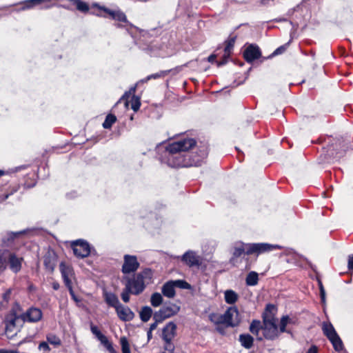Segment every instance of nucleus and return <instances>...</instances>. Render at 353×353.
Instances as JSON below:
<instances>
[{
    "instance_id": "obj_53",
    "label": "nucleus",
    "mask_w": 353,
    "mask_h": 353,
    "mask_svg": "<svg viewBox=\"0 0 353 353\" xmlns=\"http://www.w3.org/2000/svg\"><path fill=\"white\" fill-rule=\"evenodd\" d=\"M347 267L349 270L353 271V254L349 256Z\"/></svg>"
},
{
    "instance_id": "obj_24",
    "label": "nucleus",
    "mask_w": 353,
    "mask_h": 353,
    "mask_svg": "<svg viewBox=\"0 0 353 353\" xmlns=\"http://www.w3.org/2000/svg\"><path fill=\"white\" fill-rule=\"evenodd\" d=\"M263 329V323H261L259 320H253L249 327L250 332L256 336V339L258 341H263V337L262 336H259L260 330Z\"/></svg>"
},
{
    "instance_id": "obj_57",
    "label": "nucleus",
    "mask_w": 353,
    "mask_h": 353,
    "mask_svg": "<svg viewBox=\"0 0 353 353\" xmlns=\"http://www.w3.org/2000/svg\"><path fill=\"white\" fill-rule=\"evenodd\" d=\"M306 353H318L317 347L313 345L308 350Z\"/></svg>"
},
{
    "instance_id": "obj_39",
    "label": "nucleus",
    "mask_w": 353,
    "mask_h": 353,
    "mask_svg": "<svg viewBox=\"0 0 353 353\" xmlns=\"http://www.w3.org/2000/svg\"><path fill=\"white\" fill-rule=\"evenodd\" d=\"M47 341L51 345L59 346L61 344V339L54 334H50L47 336Z\"/></svg>"
},
{
    "instance_id": "obj_25",
    "label": "nucleus",
    "mask_w": 353,
    "mask_h": 353,
    "mask_svg": "<svg viewBox=\"0 0 353 353\" xmlns=\"http://www.w3.org/2000/svg\"><path fill=\"white\" fill-rule=\"evenodd\" d=\"M133 93H131L130 95L132 94ZM130 97V96H129ZM128 98H125V99H121V101H125V107H128V104H129V101H128ZM121 101V99H119V101L117 102V103H119ZM130 103H131V108L134 111V112H137L139 108H140V106H141V100H140V97H138V96H136L133 94V95L131 97V100H130Z\"/></svg>"
},
{
    "instance_id": "obj_61",
    "label": "nucleus",
    "mask_w": 353,
    "mask_h": 353,
    "mask_svg": "<svg viewBox=\"0 0 353 353\" xmlns=\"http://www.w3.org/2000/svg\"><path fill=\"white\" fill-rule=\"evenodd\" d=\"M216 59V55L215 54H211L208 58V61L210 63H213Z\"/></svg>"
},
{
    "instance_id": "obj_13",
    "label": "nucleus",
    "mask_w": 353,
    "mask_h": 353,
    "mask_svg": "<svg viewBox=\"0 0 353 353\" xmlns=\"http://www.w3.org/2000/svg\"><path fill=\"white\" fill-rule=\"evenodd\" d=\"M170 70H161V71H159V72L148 75L145 79H141L140 81H139L135 85L131 87L130 88L129 91L125 92L123 94V95L121 97V100L125 99V98H128L131 93H134L136 91V89H137V86L139 85V83H143L148 82L149 80H151V79H157L159 78L164 77L166 75H168L170 73Z\"/></svg>"
},
{
    "instance_id": "obj_64",
    "label": "nucleus",
    "mask_w": 353,
    "mask_h": 353,
    "mask_svg": "<svg viewBox=\"0 0 353 353\" xmlns=\"http://www.w3.org/2000/svg\"><path fill=\"white\" fill-rule=\"evenodd\" d=\"M319 290H320V292L321 290H325L324 288H323V285L321 283V281H319Z\"/></svg>"
},
{
    "instance_id": "obj_18",
    "label": "nucleus",
    "mask_w": 353,
    "mask_h": 353,
    "mask_svg": "<svg viewBox=\"0 0 353 353\" xmlns=\"http://www.w3.org/2000/svg\"><path fill=\"white\" fill-rule=\"evenodd\" d=\"M176 325L170 321L168 323L162 330V339L165 342H170L176 334Z\"/></svg>"
},
{
    "instance_id": "obj_8",
    "label": "nucleus",
    "mask_w": 353,
    "mask_h": 353,
    "mask_svg": "<svg viewBox=\"0 0 353 353\" xmlns=\"http://www.w3.org/2000/svg\"><path fill=\"white\" fill-rule=\"evenodd\" d=\"M180 306L171 303L165 302L159 310L155 312V318L157 321H163L165 319L176 315L180 311Z\"/></svg>"
},
{
    "instance_id": "obj_56",
    "label": "nucleus",
    "mask_w": 353,
    "mask_h": 353,
    "mask_svg": "<svg viewBox=\"0 0 353 353\" xmlns=\"http://www.w3.org/2000/svg\"><path fill=\"white\" fill-rule=\"evenodd\" d=\"M78 194L76 191H72L67 194V196L69 198H74L78 196Z\"/></svg>"
},
{
    "instance_id": "obj_41",
    "label": "nucleus",
    "mask_w": 353,
    "mask_h": 353,
    "mask_svg": "<svg viewBox=\"0 0 353 353\" xmlns=\"http://www.w3.org/2000/svg\"><path fill=\"white\" fill-rule=\"evenodd\" d=\"M22 312V307L18 302H14L12 307L11 308L10 312L8 314H12V316H19V314Z\"/></svg>"
},
{
    "instance_id": "obj_52",
    "label": "nucleus",
    "mask_w": 353,
    "mask_h": 353,
    "mask_svg": "<svg viewBox=\"0 0 353 353\" xmlns=\"http://www.w3.org/2000/svg\"><path fill=\"white\" fill-rule=\"evenodd\" d=\"M69 292H70V296H71L72 299H73L76 303H79V302H80V301H81V299H79V298L75 295V294H74V292L73 289H70Z\"/></svg>"
},
{
    "instance_id": "obj_40",
    "label": "nucleus",
    "mask_w": 353,
    "mask_h": 353,
    "mask_svg": "<svg viewBox=\"0 0 353 353\" xmlns=\"http://www.w3.org/2000/svg\"><path fill=\"white\" fill-rule=\"evenodd\" d=\"M130 294H132V292L130 289V287H126L125 285V288L121 294V296L123 302L128 303L130 301Z\"/></svg>"
},
{
    "instance_id": "obj_14",
    "label": "nucleus",
    "mask_w": 353,
    "mask_h": 353,
    "mask_svg": "<svg viewBox=\"0 0 353 353\" xmlns=\"http://www.w3.org/2000/svg\"><path fill=\"white\" fill-rule=\"evenodd\" d=\"M261 57V51L259 47L255 44L249 45L243 51V58L249 63H252Z\"/></svg>"
},
{
    "instance_id": "obj_38",
    "label": "nucleus",
    "mask_w": 353,
    "mask_h": 353,
    "mask_svg": "<svg viewBox=\"0 0 353 353\" xmlns=\"http://www.w3.org/2000/svg\"><path fill=\"white\" fill-rule=\"evenodd\" d=\"M172 282L174 283L175 288L185 290H189L191 288V285L184 280H176L172 281Z\"/></svg>"
},
{
    "instance_id": "obj_21",
    "label": "nucleus",
    "mask_w": 353,
    "mask_h": 353,
    "mask_svg": "<svg viewBox=\"0 0 353 353\" xmlns=\"http://www.w3.org/2000/svg\"><path fill=\"white\" fill-rule=\"evenodd\" d=\"M297 323V319L296 317H290L289 315L283 316L281 319L279 323V331L281 333H288L291 334V330L287 328L288 325H295Z\"/></svg>"
},
{
    "instance_id": "obj_46",
    "label": "nucleus",
    "mask_w": 353,
    "mask_h": 353,
    "mask_svg": "<svg viewBox=\"0 0 353 353\" xmlns=\"http://www.w3.org/2000/svg\"><path fill=\"white\" fill-rule=\"evenodd\" d=\"M24 232H10L8 234L7 242L5 239H3V243H8L10 241H12L19 234H23Z\"/></svg>"
},
{
    "instance_id": "obj_62",
    "label": "nucleus",
    "mask_w": 353,
    "mask_h": 353,
    "mask_svg": "<svg viewBox=\"0 0 353 353\" xmlns=\"http://www.w3.org/2000/svg\"><path fill=\"white\" fill-rule=\"evenodd\" d=\"M147 336L148 340H150L152 338V331L148 330L147 332Z\"/></svg>"
},
{
    "instance_id": "obj_45",
    "label": "nucleus",
    "mask_w": 353,
    "mask_h": 353,
    "mask_svg": "<svg viewBox=\"0 0 353 353\" xmlns=\"http://www.w3.org/2000/svg\"><path fill=\"white\" fill-rule=\"evenodd\" d=\"M163 353H175L174 352V346L172 344V341L165 342V351Z\"/></svg>"
},
{
    "instance_id": "obj_54",
    "label": "nucleus",
    "mask_w": 353,
    "mask_h": 353,
    "mask_svg": "<svg viewBox=\"0 0 353 353\" xmlns=\"http://www.w3.org/2000/svg\"><path fill=\"white\" fill-rule=\"evenodd\" d=\"M197 62V59L195 61H190L189 62H187L184 65H183V67H193L194 66L195 63Z\"/></svg>"
},
{
    "instance_id": "obj_36",
    "label": "nucleus",
    "mask_w": 353,
    "mask_h": 353,
    "mask_svg": "<svg viewBox=\"0 0 353 353\" xmlns=\"http://www.w3.org/2000/svg\"><path fill=\"white\" fill-rule=\"evenodd\" d=\"M117 121V118L114 114H108L105 117L104 122L103 123V127L105 129H110L113 123Z\"/></svg>"
},
{
    "instance_id": "obj_35",
    "label": "nucleus",
    "mask_w": 353,
    "mask_h": 353,
    "mask_svg": "<svg viewBox=\"0 0 353 353\" xmlns=\"http://www.w3.org/2000/svg\"><path fill=\"white\" fill-rule=\"evenodd\" d=\"M210 319L214 324L219 325L223 324L226 325L225 318L224 317V314H211L210 315Z\"/></svg>"
},
{
    "instance_id": "obj_19",
    "label": "nucleus",
    "mask_w": 353,
    "mask_h": 353,
    "mask_svg": "<svg viewBox=\"0 0 353 353\" xmlns=\"http://www.w3.org/2000/svg\"><path fill=\"white\" fill-rule=\"evenodd\" d=\"M118 317L123 321H130L134 317V313L130 307L123 305L121 303L115 309Z\"/></svg>"
},
{
    "instance_id": "obj_42",
    "label": "nucleus",
    "mask_w": 353,
    "mask_h": 353,
    "mask_svg": "<svg viewBox=\"0 0 353 353\" xmlns=\"http://www.w3.org/2000/svg\"><path fill=\"white\" fill-rule=\"evenodd\" d=\"M290 43V41L280 47L277 48L269 57L268 58H272L273 57L279 55L283 54L286 50Z\"/></svg>"
},
{
    "instance_id": "obj_30",
    "label": "nucleus",
    "mask_w": 353,
    "mask_h": 353,
    "mask_svg": "<svg viewBox=\"0 0 353 353\" xmlns=\"http://www.w3.org/2000/svg\"><path fill=\"white\" fill-rule=\"evenodd\" d=\"M259 282V274L257 272H250L245 279V283L248 286H255Z\"/></svg>"
},
{
    "instance_id": "obj_16",
    "label": "nucleus",
    "mask_w": 353,
    "mask_h": 353,
    "mask_svg": "<svg viewBox=\"0 0 353 353\" xmlns=\"http://www.w3.org/2000/svg\"><path fill=\"white\" fill-rule=\"evenodd\" d=\"M227 327H235L239 323L238 309L234 307H230L224 313Z\"/></svg>"
},
{
    "instance_id": "obj_1",
    "label": "nucleus",
    "mask_w": 353,
    "mask_h": 353,
    "mask_svg": "<svg viewBox=\"0 0 353 353\" xmlns=\"http://www.w3.org/2000/svg\"><path fill=\"white\" fill-rule=\"evenodd\" d=\"M159 160L171 168L201 166L206 159L208 151L205 145L196 146L192 138H184L157 147Z\"/></svg>"
},
{
    "instance_id": "obj_55",
    "label": "nucleus",
    "mask_w": 353,
    "mask_h": 353,
    "mask_svg": "<svg viewBox=\"0 0 353 353\" xmlns=\"http://www.w3.org/2000/svg\"><path fill=\"white\" fill-rule=\"evenodd\" d=\"M17 189H18L17 187H12L11 192L10 193H7L4 195V199H8L9 196H10L13 194V192H17Z\"/></svg>"
},
{
    "instance_id": "obj_10",
    "label": "nucleus",
    "mask_w": 353,
    "mask_h": 353,
    "mask_svg": "<svg viewBox=\"0 0 353 353\" xmlns=\"http://www.w3.org/2000/svg\"><path fill=\"white\" fill-rule=\"evenodd\" d=\"M126 283L125 285L129 286L132 294L138 295L145 288L144 281L141 280V275H135L133 278L125 277Z\"/></svg>"
},
{
    "instance_id": "obj_51",
    "label": "nucleus",
    "mask_w": 353,
    "mask_h": 353,
    "mask_svg": "<svg viewBox=\"0 0 353 353\" xmlns=\"http://www.w3.org/2000/svg\"><path fill=\"white\" fill-rule=\"evenodd\" d=\"M63 280L65 286L68 288V291H70V289H73L72 285L71 278L63 279Z\"/></svg>"
},
{
    "instance_id": "obj_32",
    "label": "nucleus",
    "mask_w": 353,
    "mask_h": 353,
    "mask_svg": "<svg viewBox=\"0 0 353 353\" xmlns=\"http://www.w3.org/2000/svg\"><path fill=\"white\" fill-rule=\"evenodd\" d=\"M238 299V294L232 290L225 292V301L228 304H234Z\"/></svg>"
},
{
    "instance_id": "obj_3",
    "label": "nucleus",
    "mask_w": 353,
    "mask_h": 353,
    "mask_svg": "<svg viewBox=\"0 0 353 353\" xmlns=\"http://www.w3.org/2000/svg\"><path fill=\"white\" fill-rule=\"evenodd\" d=\"M274 306L272 304H268L265 307V312L263 314V339L270 341H274L279 336V330L276 323V319L273 314H271V310Z\"/></svg>"
},
{
    "instance_id": "obj_29",
    "label": "nucleus",
    "mask_w": 353,
    "mask_h": 353,
    "mask_svg": "<svg viewBox=\"0 0 353 353\" xmlns=\"http://www.w3.org/2000/svg\"><path fill=\"white\" fill-rule=\"evenodd\" d=\"M153 314L152 309L149 306L142 307L139 312L140 319L143 322H148Z\"/></svg>"
},
{
    "instance_id": "obj_49",
    "label": "nucleus",
    "mask_w": 353,
    "mask_h": 353,
    "mask_svg": "<svg viewBox=\"0 0 353 353\" xmlns=\"http://www.w3.org/2000/svg\"><path fill=\"white\" fill-rule=\"evenodd\" d=\"M11 293H12L11 289H8L5 292V293H3L2 298H3V300L4 301H6V303H8V301H10Z\"/></svg>"
},
{
    "instance_id": "obj_6",
    "label": "nucleus",
    "mask_w": 353,
    "mask_h": 353,
    "mask_svg": "<svg viewBox=\"0 0 353 353\" xmlns=\"http://www.w3.org/2000/svg\"><path fill=\"white\" fill-rule=\"evenodd\" d=\"M283 247L276 244H270L268 243H248L247 255H259L265 252H270L274 250H281Z\"/></svg>"
},
{
    "instance_id": "obj_58",
    "label": "nucleus",
    "mask_w": 353,
    "mask_h": 353,
    "mask_svg": "<svg viewBox=\"0 0 353 353\" xmlns=\"http://www.w3.org/2000/svg\"><path fill=\"white\" fill-rule=\"evenodd\" d=\"M320 295H321V302L323 303H324L325 302V291L321 290L320 292Z\"/></svg>"
},
{
    "instance_id": "obj_4",
    "label": "nucleus",
    "mask_w": 353,
    "mask_h": 353,
    "mask_svg": "<svg viewBox=\"0 0 353 353\" xmlns=\"http://www.w3.org/2000/svg\"><path fill=\"white\" fill-rule=\"evenodd\" d=\"M99 10L102 11L103 13H100L98 15L100 17H103L105 18L111 19L118 22L124 23L125 25L122 26L118 24V27H125L128 28V26L132 27L131 24H130L129 21L127 19L125 14L122 12L119 8L111 9L106 8L105 6H99Z\"/></svg>"
},
{
    "instance_id": "obj_28",
    "label": "nucleus",
    "mask_w": 353,
    "mask_h": 353,
    "mask_svg": "<svg viewBox=\"0 0 353 353\" xmlns=\"http://www.w3.org/2000/svg\"><path fill=\"white\" fill-rule=\"evenodd\" d=\"M59 268L63 279H68L73 276L74 270L71 266L66 265L65 263L61 262L59 265Z\"/></svg>"
},
{
    "instance_id": "obj_27",
    "label": "nucleus",
    "mask_w": 353,
    "mask_h": 353,
    "mask_svg": "<svg viewBox=\"0 0 353 353\" xmlns=\"http://www.w3.org/2000/svg\"><path fill=\"white\" fill-rule=\"evenodd\" d=\"M104 298L106 303L110 306L113 307L115 309L118 307L121 303L119 301L118 297L114 293L111 292H105Z\"/></svg>"
},
{
    "instance_id": "obj_37",
    "label": "nucleus",
    "mask_w": 353,
    "mask_h": 353,
    "mask_svg": "<svg viewBox=\"0 0 353 353\" xmlns=\"http://www.w3.org/2000/svg\"><path fill=\"white\" fill-rule=\"evenodd\" d=\"M120 344L121 346L122 353H131L130 344L128 339L125 336L121 337Z\"/></svg>"
},
{
    "instance_id": "obj_60",
    "label": "nucleus",
    "mask_w": 353,
    "mask_h": 353,
    "mask_svg": "<svg viewBox=\"0 0 353 353\" xmlns=\"http://www.w3.org/2000/svg\"><path fill=\"white\" fill-rule=\"evenodd\" d=\"M52 286L54 290H58L60 288L59 283L57 281L53 282Z\"/></svg>"
},
{
    "instance_id": "obj_2",
    "label": "nucleus",
    "mask_w": 353,
    "mask_h": 353,
    "mask_svg": "<svg viewBox=\"0 0 353 353\" xmlns=\"http://www.w3.org/2000/svg\"><path fill=\"white\" fill-rule=\"evenodd\" d=\"M343 143L342 140L329 138L327 146L323 148V150L319 157V162L320 163H332L342 157L345 152V149L343 148L344 145H342Z\"/></svg>"
},
{
    "instance_id": "obj_11",
    "label": "nucleus",
    "mask_w": 353,
    "mask_h": 353,
    "mask_svg": "<svg viewBox=\"0 0 353 353\" xmlns=\"http://www.w3.org/2000/svg\"><path fill=\"white\" fill-rule=\"evenodd\" d=\"M43 313L39 308L31 307L26 312L21 314V321L22 323H36L41 319Z\"/></svg>"
},
{
    "instance_id": "obj_9",
    "label": "nucleus",
    "mask_w": 353,
    "mask_h": 353,
    "mask_svg": "<svg viewBox=\"0 0 353 353\" xmlns=\"http://www.w3.org/2000/svg\"><path fill=\"white\" fill-rule=\"evenodd\" d=\"M74 254L79 258H85L90 254V247L84 240L79 239L71 243Z\"/></svg>"
},
{
    "instance_id": "obj_63",
    "label": "nucleus",
    "mask_w": 353,
    "mask_h": 353,
    "mask_svg": "<svg viewBox=\"0 0 353 353\" xmlns=\"http://www.w3.org/2000/svg\"><path fill=\"white\" fill-rule=\"evenodd\" d=\"M3 258L1 254H0V270L3 267Z\"/></svg>"
},
{
    "instance_id": "obj_34",
    "label": "nucleus",
    "mask_w": 353,
    "mask_h": 353,
    "mask_svg": "<svg viewBox=\"0 0 353 353\" xmlns=\"http://www.w3.org/2000/svg\"><path fill=\"white\" fill-rule=\"evenodd\" d=\"M163 296L159 292L153 293L150 298V303L153 307H159L163 303Z\"/></svg>"
},
{
    "instance_id": "obj_12",
    "label": "nucleus",
    "mask_w": 353,
    "mask_h": 353,
    "mask_svg": "<svg viewBox=\"0 0 353 353\" xmlns=\"http://www.w3.org/2000/svg\"><path fill=\"white\" fill-rule=\"evenodd\" d=\"M123 261L121 269L123 274L134 272L139 268L140 264L136 256L125 254L123 257Z\"/></svg>"
},
{
    "instance_id": "obj_23",
    "label": "nucleus",
    "mask_w": 353,
    "mask_h": 353,
    "mask_svg": "<svg viewBox=\"0 0 353 353\" xmlns=\"http://www.w3.org/2000/svg\"><path fill=\"white\" fill-rule=\"evenodd\" d=\"M161 292L163 296L168 298H174L176 292H175V286L172 281H169L163 284L161 288Z\"/></svg>"
},
{
    "instance_id": "obj_31",
    "label": "nucleus",
    "mask_w": 353,
    "mask_h": 353,
    "mask_svg": "<svg viewBox=\"0 0 353 353\" xmlns=\"http://www.w3.org/2000/svg\"><path fill=\"white\" fill-rule=\"evenodd\" d=\"M236 39V36L230 37L225 41V46L224 48V52L226 56H230L234 46V43Z\"/></svg>"
},
{
    "instance_id": "obj_26",
    "label": "nucleus",
    "mask_w": 353,
    "mask_h": 353,
    "mask_svg": "<svg viewBox=\"0 0 353 353\" xmlns=\"http://www.w3.org/2000/svg\"><path fill=\"white\" fill-rule=\"evenodd\" d=\"M239 341L241 345L245 349H250L253 346L254 338L249 334L239 335Z\"/></svg>"
},
{
    "instance_id": "obj_43",
    "label": "nucleus",
    "mask_w": 353,
    "mask_h": 353,
    "mask_svg": "<svg viewBox=\"0 0 353 353\" xmlns=\"http://www.w3.org/2000/svg\"><path fill=\"white\" fill-rule=\"evenodd\" d=\"M136 275H141V280L150 279L152 276V270L150 268H145L142 272L137 274Z\"/></svg>"
},
{
    "instance_id": "obj_7",
    "label": "nucleus",
    "mask_w": 353,
    "mask_h": 353,
    "mask_svg": "<svg viewBox=\"0 0 353 353\" xmlns=\"http://www.w3.org/2000/svg\"><path fill=\"white\" fill-rule=\"evenodd\" d=\"M323 334L327 337V339L332 343L334 350L336 351H341L343 348V344L340 339L339 336L336 333L334 327L330 323H323Z\"/></svg>"
},
{
    "instance_id": "obj_22",
    "label": "nucleus",
    "mask_w": 353,
    "mask_h": 353,
    "mask_svg": "<svg viewBox=\"0 0 353 353\" xmlns=\"http://www.w3.org/2000/svg\"><path fill=\"white\" fill-rule=\"evenodd\" d=\"M8 263L10 269L12 272L17 274L21 270L22 261L23 259L22 257H18L14 253H11L8 256Z\"/></svg>"
},
{
    "instance_id": "obj_17",
    "label": "nucleus",
    "mask_w": 353,
    "mask_h": 353,
    "mask_svg": "<svg viewBox=\"0 0 353 353\" xmlns=\"http://www.w3.org/2000/svg\"><path fill=\"white\" fill-rule=\"evenodd\" d=\"M181 261L190 268L194 266L199 267L201 265L199 256L196 255V254L192 250H188L185 252L181 256Z\"/></svg>"
},
{
    "instance_id": "obj_33",
    "label": "nucleus",
    "mask_w": 353,
    "mask_h": 353,
    "mask_svg": "<svg viewBox=\"0 0 353 353\" xmlns=\"http://www.w3.org/2000/svg\"><path fill=\"white\" fill-rule=\"evenodd\" d=\"M90 330L101 344L108 340V338L100 332L96 325H93L92 323L90 324Z\"/></svg>"
},
{
    "instance_id": "obj_47",
    "label": "nucleus",
    "mask_w": 353,
    "mask_h": 353,
    "mask_svg": "<svg viewBox=\"0 0 353 353\" xmlns=\"http://www.w3.org/2000/svg\"><path fill=\"white\" fill-rule=\"evenodd\" d=\"M229 57H230V56H226V54H225V53H224L222 57L221 60L216 61L217 66L221 67V66L226 64L228 61Z\"/></svg>"
},
{
    "instance_id": "obj_59",
    "label": "nucleus",
    "mask_w": 353,
    "mask_h": 353,
    "mask_svg": "<svg viewBox=\"0 0 353 353\" xmlns=\"http://www.w3.org/2000/svg\"><path fill=\"white\" fill-rule=\"evenodd\" d=\"M0 353H19L17 350H0Z\"/></svg>"
},
{
    "instance_id": "obj_20",
    "label": "nucleus",
    "mask_w": 353,
    "mask_h": 353,
    "mask_svg": "<svg viewBox=\"0 0 353 353\" xmlns=\"http://www.w3.org/2000/svg\"><path fill=\"white\" fill-rule=\"evenodd\" d=\"M21 320V314L19 316H12V314H7L5 317L6 332H12L17 327H21L22 323L19 324Z\"/></svg>"
},
{
    "instance_id": "obj_50",
    "label": "nucleus",
    "mask_w": 353,
    "mask_h": 353,
    "mask_svg": "<svg viewBox=\"0 0 353 353\" xmlns=\"http://www.w3.org/2000/svg\"><path fill=\"white\" fill-rule=\"evenodd\" d=\"M153 319L154 320V322L152 323V324H150V326L149 328V330H151V331L154 330L157 327L158 324L163 322V321H157V318H155V312L153 314Z\"/></svg>"
},
{
    "instance_id": "obj_5",
    "label": "nucleus",
    "mask_w": 353,
    "mask_h": 353,
    "mask_svg": "<svg viewBox=\"0 0 353 353\" xmlns=\"http://www.w3.org/2000/svg\"><path fill=\"white\" fill-rule=\"evenodd\" d=\"M247 252L248 243L241 242L239 245L234 246L232 257L230 259V263L234 267H238L239 263V259L243 255H247ZM242 259L246 261L245 270H250L251 268V263L249 261V258L243 256Z\"/></svg>"
},
{
    "instance_id": "obj_15",
    "label": "nucleus",
    "mask_w": 353,
    "mask_h": 353,
    "mask_svg": "<svg viewBox=\"0 0 353 353\" xmlns=\"http://www.w3.org/2000/svg\"><path fill=\"white\" fill-rule=\"evenodd\" d=\"M57 255L56 252L53 250L49 249L43 256V265L46 270L52 273L57 265Z\"/></svg>"
},
{
    "instance_id": "obj_44",
    "label": "nucleus",
    "mask_w": 353,
    "mask_h": 353,
    "mask_svg": "<svg viewBox=\"0 0 353 353\" xmlns=\"http://www.w3.org/2000/svg\"><path fill=\"white\" fill-rule=\"evenodd\" d=\"M109 353H118L114 348L112 343L108 339L102 344Z\"/></svg>"
},
{
    "instance_id": "obj_48",
    "label": "nucleus",
    "mask_w": 353,
    "mask_h": 353,
    "mask_svg": "<svg viewBox=\"0 0 353 353\" xmlns=\"http://www.w3.org/2000/svg\"><path fill=\"white\" fill-rule=\"evenodd\" d=\"M39 350H43L44 351H46V352H49L50 350V348L48 345V342H45V341H42L41 343H39V347H38Z\"/></svg>"
}]
</instances>
